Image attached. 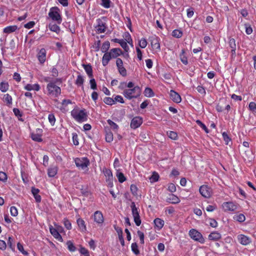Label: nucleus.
<instances>
[{"label":"nucleus","mask_w":256,"mask_h":256,"mask_svg":"<svg viewBox=\"0 0 256 256\" xmlns=\"http://www.w3.org/2000/svg\"><path fill=\"white\" fill-rule=\"evenodd\" d=\"M130 191L132 193V194L136 196L138 195L137 192H138V188L137 186L134 184H132L130 187Z\"/></svg>","instance_id":"63"},{"label":"nucleus","mask_w":256,"mask_h":256,"mask_svg":"<svg viewBox=\"0 0 256 256\" xmlns=\"http://www.w3.org/2000/svg\"><path fill=\"white\" fill-rule=\"evenodd\" d=\"M71 114L78 122H86L88 119V114L85 109H74L72 111Z\"/></svg>","instance_id":"2"},{"label":"nucleus","mask_w":256,"mask_h":256,"mask_svg":"<svg viewBox=\"0 0 256 256\" xmlns=\"http://www.w3.org/2000/svg\"><path fill=\"white\" fill-rule=\"evenodd\" d=\"M148 44L145 38H142L138 42V46L142 48H145Z\"/></svg>","instance_id":"50"},{"label":"nucleus","mask_w":256,"mask_h":256,"mask_svg":"<svg viewBox=\"0 0 256 256\" xmlns=\"http://www.w3.org/2000/svg\"><path fill=\"white\" fill-rule=\"evenodd\" d=\"M9 84L8 82H2L0 83V90L2 92H7L9 89Z\"/></svg>","instance_id":"35"},{"label":"nucleus","mask_w":256,"mask_h":256,"mask_svg":"<svg viewBox=\"0 0 256 256\" xmlns=\"http://www.w3.org/2000/svg\"><path fill=\"white\" fill-rule=\"evenodd\" d=\"M106 17L102 16L96 20L97 25L95 26L98 34L104 33L106 32Z\"/></svg>","instance_id":"8"},{"label":"nucleus","mask_w":256,"mask_h":256,"mask_svg":"<svg viewBox=\"0 0 256 256\" xmlns=\"http://www.w3.org/2000/svg\"><path fill=\"white\" fill-rule=\"evenodd\" d=\"M128 87L129 88H132L134 86V84L132 82H130L127 84L126 82H121L120 88H124V87Z\"/></svg>","instance_id":"48"},{"label":"nucleus","mask_w":256,"mask_h":256,"mask_svg":"<svg viewBox=\"0 0 256 256\" xmlns=\"http://www.w3.org/2000/svg\"><path fill=\"white\" fill-rule=\"evenodd\" d=\"M131 248L132 252L138 255L140 254V250L138 248V246L136 242H133L132 244Z\"/></svg>","instance_id":"44"},{"label":"nucleus","mask_w":256,"mask_h":256,"mask_svg":"<svg viewBox=\"0 0 256 256\" xmlns=\"http://www.w3.org/2000/svg\"><path fill=\"white\" fill-rule=\"evenodd\" d=\"M36 132V134L32 133L31 134V138L34 141L41 142L42 140V134H40V133L42 132V130L40 129H38Z\"/></svg>","instance_id":"24"},{"label":"nucleus","mask_w":256,"mask_h":256,"mask_svg":"<svg viewBox=\"0 0 256 256\" xmlns=\"http://www.w3.org/2000/svg\"><path fill=\"white\" fill-rule=\"evenodd\" d=\"M90 88L92 90H96L97 89V84L94 78H92L90 80Z\"/></svg>","instance_id":"60"},{"label":"nucleus","mask_w":256,"mask_h":256,"mask_svg":"<svg viewBox=\"0 0 256 256\" xmlns=\"http://www.w3.org/2000/svg\"><path fill=\"white\" fill-rule=\"evenodd\" d=\"M57 173V168L56 167L50 168H48V174L50 177H54Z\"/></svg>","instance_id":"43"},{"label":"nucleus","mask_w":256,"mask_h":256,"mask_svg":"<svg viewBox=\"0 0 256 256\" xmlns=\"http://www.w3.org/2000/svg\"><path fill=\"white\" fill-rule=\"evenodd\" d=\"M122 54V51L120 48H112L108 52L104 54L102 58V65L104 66H107L111 59L117 58Z\"/></svg>","instance_id":"1"},{"label":"nucleus","mask_w":256,"mask_h":256,"mask_svg":"<svg viewBox=\"0 0 256 256\" xmlns=\"http://www.w3.org/2000/svg\"><path fill=\"white\" fill-rule=\"evenodd\" d=\"M196 122L206 134L209 133L208 129L200 120H196Z\"/></svg>","instance_id":"46"},{"label":"nucleus","mask_w":256,"mask_h":256,"mask_svg":"<svg viewBox=\"0 0 256 256\" xmlns=\"http://www.w3.org/2000/svg\"><path fill=\"white\" fill-rule=\"evenodd\" d=\"M17 248L18 250L20 251L23 254L26 256L28 254V252L24 250L23 246L20 242L18 243Z\"/></svg>","instance_id":"55"},{"label":"nucleus","mask_w":256,"mask_h":256,"mask_svg":"<svg viewBox=\"0 0 256 256\" xmlns=\"http://www.w3.org/2000/svg\"><path fill=\"white\" fill-rule=\"evenodd\" d=\"M166 202L172 204H177L180 202V199L174 194H169L166 199Z\"/></svg>","instance_id":"18"},{"label":"nucleus","mask_w":256,"mask_h":256,"mask_svg":"<svg viewBox=\"0 0 256 256\" xmlns=\"http://www.w3.org/2000/svg\"><path fill=\"white\" fill-rule=\"evenodd\" d=\"M38 58L41 64L44 63L46 60V50L44 48H41L38 54Z\"/></svg>","instance_id":"22"},{"label":"nucleus","mask_w":256,"mask_h":256,"mask_svg":"<svg viewBox=\"0 0 256 256\" xmlns=\"http://www.w3.org/2000/svg\"><path fill=\"white\" fill-rule=\"evenodd\" d=\"M248 108L253 113H256V103L253 102H250L249 104Z\"/></svg>","instance_id":"53"},{"label":"nucleus","mask_w":256,"mask_h":256,"mask_svg":"<svg viewBox=\"0 0 256 256\" xmlns=\"http://www.w3.org/2000/svg\"><path fill=\"white\" fill-rule=\"evenodd\" d=\"M238 242L242 245H248L250 243L251 240L248 236L240 234L238 236Z\"/></svg>","instance_id":"19"},{"label":"nucleus","mask_w":256,"mask_h":256,"mask_svg":"<svg viewBox=\"0 0 256 256\" xmlns=\"http://www.w3.org/2000/svg\"><path fill=\"white\" fill-rule=\"evenodd\" d=\"M228 44L231 48V52L232 56H235L236 50V40L234 38H230L228 42Z\"/></svg>","instance_id":"28"},{"label":"nucleus","mask_w":256,"mask_h":256,"mask_svg":"<svg viewBox=\"0 0 256 256\" xmlns=\"http://www.w3.org/2000/svg\"><path fill=\"white\" fill-rule=\"evenodd\" d=\"M222 206L224 212H234L238 208V204L232 202H223Z\"/></svg>","instance_id":"12"},{"label":"nucleus","mask_w":256,"mask_h":256,"mask_svg":"<svg viewBox=\"0 0 256 256\" xmlns=\"http://www.w3.org/2000/svg\"><path fill=\"white\" fill-rule=\"evenodd\" d=\"M116 176L120 183H122L126 180V178L124 174L120 172L119 170H117L116 172Z\"/></svg>","instance_id":"38"},{"label":"nucleus","mask_w":256,"mask_h":256,"mask_svg":"<svg viewBox=\"0 0 256 256\" xmlns=\"http://www.w3.org/2000/svg\"><path fill=\"white\" fill-rule=\"evenodd\" d=\"M234 219L236 221L242 222L245 220L246 218L244 214H240L234 216Z\"/></svg>","instance_id":"42"},{"label":"nucleus","mask_w":256,"mask_h":256,"mask_svg":"<svg viewBox=\"0 0 256 256\" xmlns=\"http://www.w3.org/2000/svg\"><path fill=\"white\" fill-rule=\"evenodd\" d=\"M84 82V77L82 75L79 74L78 76L76 79V80L75 84L78 86H82V88H84L83 84Z\"/></svg>","instance_id":"36"},{"label":"nucleus","mask_w":256,"mask_h":256,"mask_svg":"<svg viewBox=\"0 0 256 256\" xmlns=\"http://www.w3.org/2000/svg\"><path fill=\"white\" fill-rule=\"evenodd\" d=\"M94 220L98 224H102L104 222V218L102 212L96 210L94 214Z\"/></svg>","instance_id":"16"},{"label":"nucleus","mask_w":256,"mask_h":256,"mask_svg":"<svg viewBox=\"0 0 256 256\" xmlns=\"http://www.w3.org/2000/svg\"><path fill=\"white\" fill-rule=\"evenodd\" d=\"M130 208L134 222L136 226H140L142 223V221L140 218L138 208L136 206L134 202H132L131 203Z\"/></svg>","instance_id":"9"},{"label":"nucleus","mask_w":256,"mask_h":256,"mask_svg":"<svg viewBox=\"0 0 256 256\" xmlns=\"http://www.w3.org/2000/svg\"><path fill=\"white\" fill-rule=\"evenodd\" d=\"M50 232L54 237L60 242H62V238L58 231L52 227L50 228Z\"/></svg>","instance_id":"26"},{"label":"nucleus","mask_w":256,"mask_h":256,"mask_svg":"<svg viewBox=\"0 0 256 256\" xmlns=\"http://www.w3.org/2000/svg\"><path fill=\"white\" fill-rule=\"evenodd\" d=\"M48 28L51 31L56 32L57 34L60 32L59 26L56 24L50 23L49 24Z\"/></svg>","instance_id":"40"},{"label":"nucleus","mask_w":256,"mask_h":256,"mask_svg":"<svg viewBox=\"0 0 256 256\" xmlns=\"http://www.w3.org/2000/svg\"><path fill=\"white\" fill-rule=\"evenodd\" d=\"M222 138L226 144H228V142L231 140L230 138L228 136L226 132H224L222 134Z\"/></svg>","instance_id":"59"},{"label":"nucleus","mask_w":256,"mask_h":256,"mask_svg":"<svg viewBox=\"0 0 256 256\" xmlns=\"http://www.w3.org/2000/svg\"><path fill=\"white\" fill-rule=\"evenodd\" d=\"M8 179V176L6 172H0V180L6 182Z\"/></svg>","instance_id":"64"},{"label":"nucleus","mask_w":256,"mask_h":256,"mask_svg":"<svg viewBox=\"0 0 256 256\" xmlns=\"http://www.w3.org/2000/svg\"><path fill=\"white\" fill-rule=\"evenodd\" d=\"M167 134L168 136L172 140H176L178 139V134L175 132L170 131L167 132Z\"/></svg>","instance_id":"49"},{"label":"nucleus","mask_w":256,"mask_h":256,"mask_svg":"<svg viewBox=\"0 0 256 256\" xmlns=\"http://www.w3.org/2000/svg\"><path fill=\"white\" fill-rule=\"evenodd\" d=\"M137 234L140 238V243L142 244H144V232L140 230H138L137 232Z\"/></svg>","instance_id":"61"},{"label":"nucleus","mask_w":256,"mask_h":256,"mask_svg":"<svg viewBox=\"0 0 256 256\" xmlns=\"http://www.w3.org/2000/svg\"><path fill=\"white\" fill-rule=\"evenodd\" d=\"M142 118L139 116L134 117L131 120L130 127L132 128L136 129L140 127L142 124Z\"/></svg>","instance_id":"15"},{"label":"nucleus","mask_w":256,"mask_h":256,"mask_svg":"<svg viewBox=\"0 0 256 256\" xmlns=\"http://www.w3.org/2000/svg\"><path fill=\"white\" fill-rule=\"evenodd\" d=\"M152 48L156 52L160 51V38L158 36L154 35L149 38Z\"/></svg>","instance_id":"11"},{"label":"nucleus","mask_w":256,"mask_h":256,"mask_svg":"<svg viewBox=\"0 0 256 256\" xmlns=\"http://www.w3.org/2000/svg\"><path fill=\"white\" fill-rule=\"evenodd\" d=\"M4 101L6 103L8 106H10L12 104V98L8 94H5L4 96Z\"/></svg>","instance_id":"33"},{"label":"nucleus","mask_w":256,"mask_h":256,"mask_svg":"<svg viewBox=\"0 0 256 256\" xmlns=\"http://www.w3.org/2000/svg\"><path fill=\"white\" fill-rule=\"evenodd\" d=\"M154 222L158 230L162 229L164 224V220L160 218H155Z\"/></svg>","instance_id":"32"},{"label":"nucleus","mask_w":256,"mask_h":256,"mask_svg":"<svg viewBox=\"0 0 256 256\" xmlns=\"http://www.w3.org/2000/svg\"><path fill=\"white\" fill-rule=\"evenodd\" d=\"M110 0H102L101 5L104 8H108L110 7Z\"/></svg>","instance_id":"57"},{"label":"nucleus","mask_w":256,"mask_h":256,"mask_svg":"<svg viewBox=\"0 0 256 256\" xmlns=\"http://www.w3.org/2000/svg\"><path fill=\"white\" fill-rule=\"evenodd\" d=\"M46 90L48 96L50 97H58L61 93L60 88L53 82H50L47 84Z\"/></svg>","instance_id":"4"},{"label":"nucleus","mask_w":256,"mask_h":256,"mask_svg":"<svg viewBox=\"0 0 256 256\" xmlns=\"http://www.w3.org/2000/svg\"><path fill=\"white\" fill-rule=\"evenodd\" d=\"M77 224L81 232H85L86 230V227L84 220L81 218L77 219Z\"/></svg>","instance_id":"29"},{"label":"nucleus","mask_w":256,"mask_h":256,"mask_svg":"<svg viewBox=\"0 0 256 256\" xmlns=\"http://www.w3.org/2000/svg\"><path fill=\"white\" fill-rule=\"evenodd\" d=\"M74 162L76 167L81 170L87 168L90 164V160L86 157L76 158L74 159Z\"/></svg>","instance_id":"7"},{"label":"nucleus","mask_w":256,"mask_h":256,"mask_svg":"<svg viewBox=\"0 0 256 256\" xmlns=\"http://www.w3.org/2000/svg\"><path fill=\"white\" fill-rule=\"evenodd\" d=\"M48 16L54 21H56L58 24L62 21L60 14V10L58 7H52L50 8Z\"/></svg>","instance_id":"6"},{"label":"nucleus","mask_w":256,"mask_h":256,"mask_svg":"<svg viewBox=\"0 0 256 256\" xmlns=\"http://www.w3.org/2000/svg\"><path fill=\"white\" fill-rule=\"evenodd\" d=\"M65 14L67 16V20L66 21H65L67 26H65V27L68 28L70 31L73 34L75 32L74 19L73 15V12L66 11Z\"/></svg>","instance_id":"5"},{"label":"nucleus","mask_w":256,"mask_h":256,"mask_svg":"<svg viewBox=\"0 0 256 256\" xmlns=\"http://www.w3.org/2000/svg\"><path fill=\"white\" fill-rule=\"evenodd\" d=\"M116 66L119 74L124 77L127 76V71L124 66L122 60L120 58H117L116 62Z\"/></svg>","instance_id":"13"},{"label":"nucleus","mask_w":256,"mask_h":256,"mask_svg":"<svg viewBox=\"0 0 256 256\" xmlns=\"http://www.w3.org/2000/svg\"><path fill=\"white\" fill-rule=\"evenodd\" d=\"M18 29V26L16 25L9 26L4 28L3 32L5 34H10L14 32Z\"/></svg>","instance_id":"30"},{"label":"nucleus","mask_w":256,"mask_h":256,"mask_svg":"<svg viewBox=\"0 0 256 256\" xmlns=\"http://www.w3.org/2000/svg\"><path fill=\"white\" fill-rule=\"evenodd\" d=\"M10 212L12 216H16L18 214V211L16 208L14 206H12L10 208Z\"/></svg>","instance_id":"56"},{"label":"nucleus","mask_w":256,"mask_h":256,"mask_svg":"<svg viewBox=\"0 0 256 256\" xmlns=\"http://www.w3.org/2000/svg\"><path fill=\"white\" fill-rule=\"evenodd\" d=\"M208 238L210 240L217 241L222 238V235L218 232H213L208 235Z\"/></svg>","instance_id":"25"},{"label":"nucleus","mask_w":256,"mask_h":256,"mask_svg":"<svg viewBox=\"0 0 256 256\" xmlns=\"http://www.w3.org/2000/svg\"><path fill=\"white\" fill-rule=\"evenodd\" d=\"M244 27L246 28V32L247 34H250L252 32V28L249 24H245Z\"/></svg>","instance_id":"54"},{"label":"nucleus","mask_w":256,"mask_h":256,"mask_svg":"<svg viewBox=\"0 0 256 256\" xmlns=\"http://www.w3.org/2000/svg\"><path fill=\"white\" fill-rule=\"evenodd\" d=\"M66 245L68 246V250L70 252H74L76 250V246H74V244H73V242L72 241L68 240L66 242Z\"/></svg>","instance_id":"45"},{"label":"nucleus","mask_w":256,"mask_h":256,"mask_svg":"<svg viewBox=\"0 0 256 256\" xmlns=\"http://www.w3.org/2000/svg\"><path fill=\"white\" fill-rule=\"evenodd\" d=\"M72 140L75 146H78L79 144V142H78V134L76 132H74V133H72Z\"/></svg>","instance_id":"52"},{"label":"nucleus","mask_w":256,"mask_h":256,"mask_svg":"<svg viewBox=\"0 0 256 256\" xmlns=\"http://www.w3.org/2000/svg\"><path fill=\"white\" fill-rule=\"evenodd\" d=\"M83 67L86 72L87 74L90 78H92L93 74H92V66L88 64H83Z\"/></svg>","instance_id":"34"},{"label":"nucleus","mask_w":256,"mask_h":256,"mask_svg":"<svg viewBox=\"0 0 256 256\" xmlns=\"http://www.w3.org/2000/svg\"><path fill=\"white\" fill-rule=\"evenodd\" d=\"M170 98L176 103H180L182 98L180 95L174 90H170Z\"/></svg>","instance_id":"20"},{"label":"nucleus","mask_w":256,"mask_h":256,"mask_svg":"<svg viewBox=\"0 0 256 256\" xmlns=\"http://www.w3.org/2000/svg\"><path fill=\"white\" fill-rule=\"evenodd\" d=\"M199 192L200 194L205 198H210L212 194V190L208 185L200 186Z\"/></svg>","instance_id":"14"},{"label":"nucleus","mask_w":256,"mask_h":256,"mask_svg":"<svg viewBox=\"0 0 256 256\" xmlns=\"http://www.w3.org/2000/svg\"><path fill=\"white\" fill-rule=\"evenodd\" d=\"M40 190L34 187L32 188V193L36 202H40L42 200L41 196L38 194Z\"/></svg>","instance_id":"21"},{"label":"nucleus","mask_w":256,"mask_h":256,"mask_svg":"<svg viewBox=\"0 0 256 256\" xmlns=\"http://www.w3.org/2000/svg\"><path fill=\"white\" fill-rule=\"evenodd\" d=\"M182 32L178 29H176L172 32V36L176 38H180L182 36Z\"/></svg>","instance_id":"41"},{"label":"nucleus","mask_w":256,"mask_h":256,"mask_svg":"<svg viewBox=\"0 0 256 256\" xmlns=\"http://www.w3.org/2000/svg\"><path fill=\"white\" fill-rule=\"evenodd\" d=\"M144 94L145 96L148 98H152L154 96V94L152 90L148 87H147L145 88Z\"/></svg>","instance_id":"37"},{"label":"nucleus","mask_w":256,"mask_h":256,"mask_svg":"<svg viewBox=\"0 0 256 256\" xmlns=\"http://www.w3.org/2000/svg\"><path fill=\"white\" fill-rule=\"evenodd\" d=\"M197 91L203 96H205L206 94V91L204 88L202 86H198L196 88Z\"/></svg>","instance_id":"62"},{"label":"nucleus","mask_w":256,"mask_h":256,"mask_svg":"<svg viewBox=\"0 0 256 256\" xmlns=\"http://www.w3.org/2000/svg\"><path fill=\"white\" fill-rule=\"evenodd\" d=\"M112 41L119 44L120 46L124 49L126 52H128L129 50V48L127 44V43L123 39L114 38Z\"/></svg>","instance_id":"23"},{"label":"nucleus","mask_w":256,"mask_h":256,"mask_svg":"<svg viewBox=\"0 0 256 256\" xmlns=\"http://www.w3.org/2000/svg\"><path fill=\"white\" fill-rule=\"evenodd\" d=\"M110 43L108 41H106L103 44L101 47V51L102 52L106 53L108 52V50L110 48Z\"/></svg>","instance_id":"39"},{"label":"nucleus","mask_w":256,"mask_h":256,"mask_svg":"<svg viewBox=\"0 0 256 256\" xmlns=\"http://www.w3.org/2000/svg\"><path fill=\"white\" fill-rule=\"evenodd\" d=\"M186 50L184 49H182L180 54V58L182 62L184 64L187 65L188 64V60L185 54Z\"/></svg>","instance_id":"31"},{"label":"nucleus","mask_w":256,"mask_h":256,"mask_svg":"<svg viewBox=\"0 0 256 256\" xmlns=\"http://www.w3.org/2000/svg\"><path fill=\"white\" fill-rule=\"evenodd\" d=\"M104 102L108 105L112 106L115 104V100L112 98L106 97L104 99Z\"/></svg>","instance_id":"47"},{"label":"nucleus","mask_w":256,"mask_h":256,"mask_svg":"<svg viewBox=\"0 0 256 256\" xmlns=\"http://www.w3.org/2000/svg\"><path fill=\"white\" fill-rule=\"evenodd\" d=\"M107 122L112 130H116L118 129V125L116 124L115 122H114L113 121H112V120H107Z\"/></svg>","instance_id":"51"},{"label":"nucleus","mask_w":256,"mask_h":256,"mask_svg":"<svg viewBox=\"0 0 256 256\" xmlns=\"http://www.w3.org/2000/svg\"><path fill=\"white\" fill-rule=\"evenodd\" d=\"M103 172H104V176L108 178V180H106V181L108 182V185L111 187L112 186L113 184H112V181L113 176H112V174L111 170H110V169L105 168Z\"/></svg>","instance_id":"17"},{"label":"nucleus","mask_w":256,"mask_h":256,"mask_svg":"<svg viewBox=\"0 0 256 256\" xmlns=\"http://www.w3.org/2000/svg\"><path fill=\"white\" fill-rule=\"evenodd\" d=\"M190 238L194 241L198 242L200 244H204L205 240L200 232L196 229H192L189 232Z\"/></svg>","instance_id":"10"},{"label":"nucleus","mask_w":256,"mask_h":256,"mask_svg":"<svg viewBox=\"0 0 256 256\" xmlns=\"http://www.w3.org/2000/svg\"><path fill=\"white\" fill-rule=\"evenodd\" d=\"M106 140L108 142H110L113 140V134L112 132L106 133Z\"/></svg>","instance_id":"58"},{"label":"nucleus","mask_w":256,"mask_h":256,"mask_svg":"<svg viewBox=\"0 0 256 256\" xmlns=\"http://www.w3.org/2000/svg\"><path fill=\"white\" fill-rule=\"evenodd\" d=\"M140 88L138 86H135L132 88L125 89L122 94L128 100L137 98L140 94Z\"/></svg>","instance_id":"3"},{"label":"nucleus","mask_w":256,"mask_h":256,"mask_svg":"<svg viewBox=\"0 0 256 256\" xmlns=\"http://www.w3.org/2000/svg\"><path fill=\"white\" fill-rule=\"evenodd\" d=\"M40 86L38 84H27L24 87V89L28 91L34 90L38 92L40 90Z\"/></svg>","instance_id":"27"}]
</instances>
